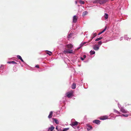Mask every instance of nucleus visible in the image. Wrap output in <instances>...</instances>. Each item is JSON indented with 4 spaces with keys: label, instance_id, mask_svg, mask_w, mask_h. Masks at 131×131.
<instances>
[{
    "label": "nucleus",
    "instance_id": "obj_1",
    "mask_svg": "<svg viewBox=\"0 0 131 131\" xmlns=\"http://www.w3.org/2000/svg\"><path fill=\"white\" fill-rule=\"evenodd\" d=\"M63 52L65 54L72 53L73 51L72 50L66 49Z\"/></svg>",
    "mask_w": 131,
    "mask_h": 131
},
{
    "label": "nucleus",
    "instance_id": "obj_2",
    "mask_svg": "<svg viewBox=\"0 0 131 131\" xmlns=\"http://www.w3.org/2000/svg\"><path fill=\"white\" fill-rule=\"evenodd\" d=\"M89 42V41L88 42H82L79 45V47H78L77 48V50H78L79 49H80L85 44H86V43H88V42Z\"/></svg>",
    "mask_w": 131,
    "mask_h": 131
},
{
    "label": "nucleus",
    "instance_id": "obj_3",
    "mask_svg": "<svg viewBox=\"0 0 131 131\" xmlns=\"http://www.w3.org/2000/svg\"><path fill=\"white\" fill-rule=\"evenodd\" d=\"M120 111L122 113H128V111L124 109L123 107H122V108H121Z\"/></svg>",
    "mask_w": 131,
    "mask_h": 131
},
{
    "label": "nucleus",
    "instance_id": "obj_4",
    "mask_svg": "<svg viewBox=\"0 0 131 131\" xmlns=\"http://www.w3.org/2000/svg\"><path fill=\"white\" fill-rule=\"evenodd\" d=\"M78 17L76 15H74L73 17V22L76 23L77 21Z\"/></svg>",
    "mask_w": 131,
    "mask_h": 131
},
{
    "label": "nucleus",
    "instance_id": "obj_5",
    "mask_svg": "<svg viewBox=\"0 0 131 131\" xmlns=\"http://www.w3.org/2000/svg\"><path fill=\"white\" fill-rule=\"evenodd\" d=\"M78 123V122H77L75 121V122H73L71 124V126L74 128H75V126L77 125Z\"/></svg>",
    "mask_w": 131,
    "mask_h": 131
},
{
    "label": "nucleus",
    "instance_id": "obj_6",
    "mask_svg": "<svg viewBox=\"0 0 131 131\" xmlns=\"http://www.w3.org/2000/svg\"><path fill=\"white\" fill-rule=\"evenodd\" d=\"M101 121L99 120H95L93 121V122L94 123H95L97 125H99L100 124Z\"/></svg>",
    "mask_w": 131,
    "mask_h": 131
},
{
    "label": "nucleus",
    "instance_id": "obj_7",
    "mask_svg": "<svg viewBox=\"0 0 131 131\" xmlns=\"http://www.w3.org/2000/svg\"><path fill=\"white\" fill-rule=\"evenodd\" d=\"M73 94L71 92H68L66 93V95L68 98L72 96Z\"/></svg>",
    "mask_w": 131,
    "mask_h": 131
},
{
    "label": "nucleus",
    "instance_id": "obj_8",
    "mask_svg": "<svg viewBox=\"0 0 131 131\" xmlns=\"http://www.w3.org/2000/svg\"><path fill=\"white\" fill-rule=\"evenodd\" d=\"M87 129L88 131L90 130L92 128V127L89 124L86 125Z\"/></svg>",
    "mask_w": 131,
    "mask_h": 131
},
{
    "label": "nucleus",
    "instance_id": "obj_9",
    "mask_svg": "<svg viewBox=\"0 0 131 131\" xmlns=\"http://www.w3.org/2000/svg\"><path fill=\"white\" fill-rule=\"evenodd\" d=\"M96 36V35L95 33H93L92 35V36L91 37V39L89 40V42L91 41L93 38Z\"/></svg>",
    "mask_w": 131,
    "mask_h": 131
},
{
    "label": "nucleus",
    "instance_id": "obj_10",
    "mask_svg": "<svg viewBox=\"0 0 131 131\" xmlns=\"http://www.w3.org/2000/svg\"><path fill=\"white\" fill-rule=\"evenodd\" d=\"M108 1V0H103L102 1L100 0V4L101 5L104 4L106 3Z\"/></svg>",
    "mask_w": 131,
    "mask_h": 131
},
{
    "label": "nucleus",
    "instance_id": "obj_11",
    "mask_svg": "<svg viewBox=\"0 0 131 131\" xmlns=\"http://www.w3.org/2000/svg\"><path fill=\"white\" fill-rule=\"evenodd\" d=\"M73 45L71 44H68L66 45V47L70 49H71L73 48Z\"/></svg>",
    "mask_w": 131,
    "mask_h": 131
},
{
    "label": "nucleus",
    "instance_id": "obj_12",
    "mask_svg": "<svg viewBox=\"0 0 131 131\" xmlns=\"http://www.w3.org/2000/svg\"><path fill=\"white\" fill-rule=\"evenodd\" d=\"M108 41V40H106L105 41L102 42L101 41H99L98 42V44L97 45L100 47V46L102 45V43H106Z\"/></svg>",
    "mask_w": 131,
    "mask_h": 131
},
{
    "label": "nucleus",
    "instance_id": "obj_13",
    "mask_svg": "<svg viewBox=\"0 0 131 131\" xmlns=\"http://www.w3.org/2000/svg\"><path fill=\"white\" fill-rule=\"evenodd\" d=\"M17 57L18 59L20 60L24 64H25V63L24 61L20 56L19 55H17Z\"/></svg>",
    "mask_w": 131,
    "mask_h": 131
},
{
    "label": "nucleus",
    "instance_id": "obj_14",
    "mask_svg": "<svg viewBox=\"0 0 131 131\" xmlns=\"http://www.w3.org/2000/svg\"><path fill=\"white\" fill-rule=\"evenodd\" d=\"M54 128V127L53 125H51V127L48 128V130L52 131Z\"/></svg>",
    "mask_w": 131,
    "mask_h": 131
},
{
    "label": "nucleus",
    "instance_id": "obj_15",
    "mask_svg": "<svg viewBox=\"0 0 131 131\" xmlns=\"http://www.w3.org/2000/svg\"><path fill=\"white\" fill-rule=\"evenodd\" d=\"M100 47L97 45V46H96L95 45L94 46H93V49L96 51L98 50L99 48Z\"/></svg>",
    "mask_w": 131,
    "mask_h": 131
},
{
    "label": "nucleus",
    "instance_id": "obj_16",
    "mask_svg": "<svg viewBox=\"0 0 131 131\" xmlns=\"http://www.w3.org/2000/svg\"><path fill=\"white\" fill-rule=\"evenodd\" d=\"M108 117L106 116H103L102 117L100 118V119L101 120H104L107 119Z\"/></svg>",
    "mask_w": 131,
    "mask_h": 131
},
{
    "label": "nucleus",
    "instance_id": "obj_17",
    "mask_svg": "<svg viewBox=\"0 0 131 131\" xmlns=\"http://www.w3.org/2000/svg\"><path fill=\"white\" fill-rule=\"evenodd\" d=\"M7 63L11 64V63H12L13 64H17V63H16L15 61H8L7 62Z\"/></svg>",
    "mask_w": 131,
    "mask_h": 131
},
{
    "label": "nucleus",
    "instance_id": "obj_18",
    "mask_svg": "<svg viewBox=\"0 0 131 131\" xmlns=\"http://www.w3.org/2000/svg\"><path fill=\"white\" fill-rule=\"evenodd\" d=\"M100 0H94L92 1V2L95 4L99 3L100 4Z\"/></svg>",
    "mask_w": 131,
    "mask_h": 131
},
{
    "label": "nucleus",
    "instance_id": "obj_19",
    "mask_svg": "<svg viewBox=\"0 0 131 131\" xmlns=\"http://www.w3.org/2000/svg\"><path fill=\"white\" fill-rule=\"evenodd\" d=\"M52 119L53 120V121L56 124H58L59 123V121H58V120L56 119V118H52Z\"/></svg>",
    "mask_w": 131,
    "mask_h": 131
},
{
    "label": "nucleus",
    "instance_id": "obj_20",
    "mask_svg": "<svg viewBox=\"0 0 131 131\" xmlns=\"http://www.w3.org/2000/svg\"><path fill=\"white\" fill-rule=\"evenodd\" d=\"M53 114V112L51 111L49 113V114L48 116V117L49 118H52V115Z\"/></svg>",
    "mask_w": 131,
    "mask_h": 131
},
{
    "label": "nucleus",
    "instance_id": "obj_21",
    "mask_svg": "<svg viewBox=\"0 0 131 131\" xmlns=\"http://www.w3.org/2000/svg\"><path fill=\"white\" fill-rule=\"evenodd\" d=\"M124 39L127 40H128L131 39V38H129L128 37H127V36L126 35L124 36Z\"/></svg>",
    "mask_w": 131,
    "mask_h": 131
},
{
    "label": "nucleus",
    "instance_id": "obj_22",
    "mask_svg": "<svg viewBox=\"0 0 131 131\" xmlns=\"http://www.w3.org/2000/svg\"><path fill=\"white\" fill-rule=\"evenodd\" d=\"M103 16L104 17L106 20L108 19V14L106 13H105Z\"/></svg>",
    "mask_w": 131,
    "mask_h": 131
},
{
    "label": "nucleus",
    "instance_id": "obj_23",
    "mask_svg": "<svg viewBox=\"0 0 131 131\" xmlns=\"http://www.w3.org/2000/svg\"><path fill=\"white\" fill-rule=\"evenodd\" d=\"M88 13V12L87 11H85L83 12L82 14V16L84 17L85 15H87Z\"/></svg>",
    "mask_w": 131,
    "mask_h": 131
},
{
    "label": "nucleus",
    "instance_id": "obj_24",
    "mask_svg": "<svg viewBox=\"0 0 131 131\" xmlns=\"http://www.w3.org/2000/svg\"><path fill=\"white\" fill-rule=\"evenodd\" d=\"M76 87V84L75 83H73L71 86L72 88V89H75Z\"/></svg>",
    "mask_w": 131,
    "mask_h": 131
},
{
    "label": "nucleus",
    "instance_id": "obj_25",
    "mask_svg": "<svg viewBox=\"0 0 131 131\" xmlns=\"http://www.w3.org/2000/svg\"><path fill=\"white\" fill-rule=\"evenodd\" d=\"M90 55H92L94 54L95 53V52L94 50H91L90 51Z\"/></svg>",
    "mask_w": 131,
    "mask_h": 131
},
{
    "label": "nucleus",
    "instance_id": "obj_26",
    "mask_svg": "<svg viewBox=\"0 0 131 131\" xmlns=\"http://www.w3.org/2000/svg\"><path fill=\"white\" fill-rule=\"evenodd\" d=\"M114 111L115 113L117 114H120V112L118 111L115 109H114Z\"/></svg>",
    "mask_w": 131,
    "mask_h": 131
},
{
    "label": "nucleus",
    "instance_id": "obj_27",
    "mask_svg": "<svg viewBox=\"0 0 131 131\" xmlns=\"http://www.w3.org/2000/svg\"><path fill=\"white\" fill-rule=\"evenodd\" d=\"M103 38L102 37H100L99 38H97L96 39L95 41H99L101 39H102Z\"/></svg>",
    "mask_w": 131,
    "mask_h": 131
},
{
    "label": "nucleus",
    "instance_id": "obj_28",
    "mask_svg": "<svg viewBox=\"0 0 131 131\" xmlns=\"http://www.w3.org/2000/svg\"><path fill=\"white\" fill-rule=\"evenodd\" d=\"M72 33H70L67 36V37L68 38H70L72 35Z\"/></svg>",
    "mask_w": 131,
    "mask_h": 131
},
{
    "label": "nucleus",
    "instance_id": "obj_29",
    "mask_svg": "<svg viewBox=\"0 0 131 131\" xmlns=\"http://www.w3.org/2000/svg\"><path fill=\"white\" fill-rule=\"evenodd\" d=\"M80 3L81 4H84L85 3V2L83 1L80 0L79 1Z\"/></svg>",
    "mask_w": 131,
    "mask_h": 131
},
{
    "label": "nucleus",
    "instance_id": "obj_30",
    "mask_svg": "<svg viewBox=\"0 0 131 131\" xmlns=\"http://www.w3.org/2000/svg\"><path fill=\"white\" fill-rule=\"evenodd\" d=\"M13 70L14 72H16L17 70V68L16 67H14L13 68Z\"/></svg>",
    "mask_w": 131,
    "mask_h": 131
},
{
    "label": "nucleus",
    "instance_id": "obj_31",
    "mask_svg": "<svg viewBox=\"0 0 131 131\" xmlns=\"http://www.w3.org/2000/svg\"><path fill=\"white\" fill-rule=\"evenodd\" d=\"M118 107H119V108L120 110L121 109V108H122V107H121V105L119 103H118Z\"/></svg>",
    "mask_w": 131,
    "mask_h": 131
},
{
    "label": "nucleus",
    "instance_id": "obj_32",
    "mask_svg": "<svg viewBox=\"0 0 131 131\" xmlns=\"http://www.w3.org/2000/svg\"><path fill=\"white\" fill-rule=\"evenodd\" d=\"M107 28V26H105L104 29L102 31L103 32H104L106 30Z\"/></svg>",
    "mask_w": 131,
    "mask_h": 131
},
{
    "label": "nucleus",
    "instance_id": "obj_33",
    "mask_svg": "<svg viewBox=\"0 0 131 131\" xmlns=\"http://www.w3.org/2000/svg\"><path fill=\"white\" fill-rule=\"evenodd\" d=\"M46 51H48V52L47 53V54L50 55L52 53V52H51L50 51H48V50H47Z\"/></svg>",
    "mask_w": 131,
    "mask_h": 131
},
{
    "label": "nucleus",
    "instance_id": "obj_34",
    "mask_svg": "<svg viewBox=\"0 0 131 131\" xmlns=\"http://www.w3.org/2000/svg\"><path fill=\"white\" fill-rule=\"evenodd\" d=\"M122 115L125 117H127L128 116V115L126 114H123Z\"/></svg>",
    "mask_w": 131,
    "mask_h": 131
},
{
    "label": "nucleus",
    "instance_id": "obj_35",
    "mask_svg": "<svg viewBox=\"0 0 131 131\" xmlns=\"http://www.w3.org/2000/svg\"><path fill=\"white\" fill-rule=\"evenodd\" d=\"M3 66L4 67H3V69H2V70H3V69H4V65H1V66H0V69L2 67H3Z\"/></svg>",
    "mask_w": 131,
    "mask_h": 131
},
{
    "label": "nucleus",
    "instance_id": "obj_36",
    "mask_svg": "<svg viewBox=\"0 0 131 131\" xmlns=\"http://www.w3.org/2000/svg\"><path fill=\"white\" fill-rule=\"evenodd\" d=\"M80 59L82 61H83L84 60V59L81 57H80Z\"/></svg>",
    "mask_w": 131,
    "mask_h": 131
},
{
    "label": "nucleus",
    "instance_id": "obj_37",
    "mask_svg": "<svg viewBox=\"0 0 131 131\" xmlns=\"http://www.w3.org/2000/svg\"><path fill=\"white\" fill-rule=\"evenodd\" d=\"M35 67L39 68V66L38 65H37L35 66Z\"/></svg>",
    "mask_w": 131,
    "mask_h": 131
},
{
    "label": "nucleus",
    "instance_id": "obj_38",
    "mask_svg": "<svg viewBox=\"0 0 131 131\" xmlns=\"http://www.w3.org/2000/svg\"><path fill=\"white\" fill-rule=\"evenodd\" d=\"M103 32L102 31H101V32H100L98 34V35H100L101 34H102V33H103Z\"/></svg>",
    "mask_w": 131,
    "mask_h": 131
},
{
    "label": "nucleus",
    "instance_id": "obj_39",
    "mask_svg": "<svg viewBox=\"0 0 131 131\" xmlns=\"http://www.w3.org/2000/svg\"><path fill=\"white\" fill-rule=\"evenodd\" d=\"M64 129H65V130H68L69 129V128H64Z\"/></svg>",
    "mask_w": 131,
    "mask_h": 131
},
{
    "label": "nucleus",
    "instance_id": "obj_40",
    "mask_svg": "<svg viewBox=\"0 0 131 131\" xmlns=\"http://www.w3.org/2000/svg\"><path fill=\"white\" fill-rule=\"evenodd\" d=\"M83 57L84 59L86 57V56L85 55H84L83 56Z\"/></svg>",
    "mask_w": 131,
    "mask_h": 131
},
{
    "label": "nucleus",
    "instance_id": "obj_41",
    "mask_svg": "<svg viewBox=\"0 0 131 131\" xmlns=\"http://www.w3.org/2000/svg\"><path fill=\"white\" fill-rule=\"evenodd\" d=\"M123 39V37H121L120 38V40L121 41Z\"/></svg>",
    "mask_w": 131,
    "mask_h": 131
},
{
    "label": "nucleus",
    "instance_id": "obj_42",
    "mask_svg": "<svg viewBox=\"0 0 131 131\" xmlns=\"http://www.w3.org/2000/svg\"><path fill=\"white\" fill-rule=\"evenodd\" d=\"M56 129H57L58 131H59V130H58V128L57 127V126H56Z\"/></svg>",
    "mask_w": 131,
    "mask_h": 131
},
{
    "label": "nucleus",
    "instance_id": "obj_43",
    "mask_svg": "<svg viewBox=\"0 0 131 131\" xmlns=\"http://www.w3.org/2000/svg\"><path fill=\"white\" fill-rule=\"evenodd\" d=\"M118 116H122V115H117L116 116V117H117Z\"/></svg>",
    "mask_w": 131,
    "mask_h": 131
},
{
    "label": "nucleus",
    "instance_id": "obj_44",
    "mask_svg": "<svg viewBox=\"0 0 131 131\" xmlns=\"http://www.w3.org/2000/svg\"><path fill=\"white\" fill-rule=\"evenodd\" d=\"M75 4H77V1H75Z\"/></svg>",
    "mask_w": 131,
    "mask_h": 131
},
{
    "label": "nucleus",
    "instance_id": "obj_45",
    "mask_svg": "<svg viewBox=\"0 0 131 131\" xmlns=\"http://www.w3.org/2000/svg\"><path fill=\"white\" fill-rule=\"evenodd\" d=\"M82 81H83L82 80H81V82H82V83H83Z\"/></svg>",
    "mask_w": 131,
    "mask_h": 131
},
{
    "label": "nucleus",
    "instance_id": "obj_46",
    "mask_svg": "<svg viewBox=\"0 0 131 131\" xmlns=\"http://www.w3.org/2000/svg\"><path fill=\"white\" fill-rule=\"evenodd\" d=\"M42 70L41 69V70H40V71H42Z\"/></svg>",
    "mask_w": 131,
    "mask_h": 131
},
{
    "label": "nucleus",
    "instance_id": "obj_47",
    "mask_svg": "<svg viewBox=\"0 0 131 131\" xmlns=\"http://www.w3.org/2000/svg\"><path fill=\"white\" fill-rule=\"evenodd\" d=\"M84 62H86V61H84Z\"/></svg>",
    "mask_w": 131,
    "mask_h": 131
}]
</instances>
